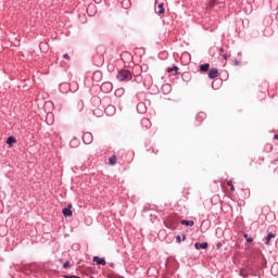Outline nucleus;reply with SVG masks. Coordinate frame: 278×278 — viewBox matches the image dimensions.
<instances>
[{"instance_id":"1","label":"nucleus","mask_w":278,"mask_h":278,"mask_svg":"<svg viewBox=\"0 0 278 278\" xmlns=\"http://www.w3.org/2000/svg\"><path fill=\"white\" fill-rule=\"evenodd\" d=\"M116 78H117V80H119L122 83H124V81L128 83V81L132 80L134 74L129 70H121V71H118Z\"/></svg>"},{"instance_id":"2","label":"nucleus","mask_w":278,"mask_h":278,"mask_svg":"<svg viewBox=\"0 0 278 278\" xmlns=\"http://www.w3.org/2000/svg\"><path fill=\"white\" fill-rule=\"evenodd\" d=\"M113 84L111 81H105L101 85V90L105 93H110L113 91Z\"/></svg>"},{"instance_id":"3","label":"nucleus","mask_w":278,"mask_h":278,"mask_svg":"<svg viewBox=\"0 0 278 278\" xmlns=\"http://www.w3.org/2000/svg\"><path fill=\"white\" fill-rule=\"evenodd\" d=\"M83 141L85 144H91L93 142V135L90 131L84 132Z\"/></svg>"},{"instance_id":"4","label":"nucleus","mask_w":278,"mask_h":278,"mask_svg":"<svg viewBox=\"0 0 278 278\" xmlns=\"http://www.w3.org/2000/svg\"><path fill=\"white\" fill-rule=\"evenodd\" d=\"M73 204H68L65 208H62V214L64 217H72L73 216Z\"/></svg>"},{"instance_id":"5","label":"nucleus","mask_w":278,"mask_h":278,"mask_svg":"<svg viewBox=\"0 0 278 278\" xmlns=\"http://www.w3.org/2000/svg\"><path fill=\"white\" fill-rule=\"evenodd\" d=\"M218 75H219V73H218V70L216 67L211 68L210 72H208V78L210 79H215V78L218 77Z\"/></svg>"},{"instance_id":"6","label":"nucleus","mask_w":278,"mask_h":278,"mask_svg":"<svg viewBox=\"0 0 278 278\" xmlns=\"http://www.w3.org/2000/svg\"><path fill=\"white\" fill-rule=\"evenodd\" d=\"M93 262H94L97 265H101V266H105V265H106L105 258H100V257H98V256H94V257H93Z\"/></svg>"},{"instance_id":"7","label":"nucleus","mask_w":278,"mask_h":278,"mask_svg":"<svg viewBox=\"0 0 278 278\" xmlns=\"http://www.w3.org/2000/svg\"><path fill=\"white\" fill-rule=\"evenodd\" d=\"M156 13H157L159 15L165 14V7H164V3H159V4H157V11H156Z\"/></svg>"},{"instance_id":"8","label":"nucleus","mask_w":278,"mask_h":278,"mask_svg":"<svg viewBox=\"0 0 278 278\" xmlns=\"http://www.w3.org/2000/svg\"><path fill=\"white\" fill-rule=\"evenodd\" d=\"M84 109H85V103H84V101H78L77 104H76V106H75V110H76L77 112H81V111H84Z\"/></svg>"},{"instance_id":"9","label":"nucleus","mask_w":278,"mask_h":278,"mask_svg":"<svg viewBox=\"0 0 278 278\" xmlns=\"http://www.w3.org/2000/svg\"><path fill=\"white\" fill-rule=\"evenodd\" d=\"M276 237V235H274V232H268L267 237L265 238V244L269 245L270 240L274 239Z\"/></svg>"},{"instance_id":"10","label":"nucleus","mask_w":278,"mask_h":278,"mask_svg":"<svg viewBox=\"0 0 278 278\" xmlns=\"http://www.w3.org/2000/svg\"><path fill=\"white\" fill-rule=\"evenodd\" d=\"M210 71V63H204L200 65V72L206 73Z\"/></svg>"},{"instance_id":"11","label":"nucleus","mask_w":278,"mask_h":278,"mask_svg":"<svg viewBox=\"0 0 278 278\" xmlns=\"http://www.w3.org/2000/svg\"><path fill=\"white\" fill-rule=\"evenodd\" d=\"M109 164L111 166H115L117 164V156H115V154H113V156H110Z\"/></svg>"},{"instance_id":"12","label":"nucleus","mask_w":278,"mask_h":278,"mask_svg":"<svg viewBox=\"0 0 278 278\" xmlns=\"http://www.w3.org/2000/svg\"><path fill=\"white\" fill-rule=\"evenodd\" d=\"M180 224L184 225V226H187V227H192V226H194V222L188 220V219H182V220L180 222Z\"/></svg>"},{"instance_id":"13","label":"nucleus","mask_w":278,"mask_h":278,"mask_svg":"<svg viewBox=\"0 0 278 278\" xmlns=\"http://www.w3.org/2000/svg\"><path fill=\"white\" fill-rule=\"evenodd\" d=\"M194 247H195L197 250H205V249H207V242L195 243Z\"/></svg>"},{"instance_id":"14","label":"nucleus","mask_w":278,"mask_h":278,"mask_svg":"<svg viewBox=\"0 0 278 278\" xmlns=\"http://www.w3.org/2000/svg\"><path fill=\"white\" fill-rule=\"evenodd\" d=\"M7 143L12 147L14 143H16V138L13 136L8 137Z\"/></svg>"},{"instance_id":"15","label":"nucleus","mask_w":278,"mask_h":278,"mask_svg":"<svg viewBox=\"0 0 278 278\" xmlns=\"http://www.w3.org/2000/svg\"><path fill=\"white\" fill-rule=\"evenodd\" d=\"M142 124L146 125V127H150L152 125L151 121L149 118H143Z\"/></svg>"},{"instance_id":"16","label":"nucleus","mask_w":278,"mask_h":278,"mask_svg":"<svg viewBox=\"0 0 278 278\" xmlns=\"http://www.w3.org/2000/svg\"><path fill=\"white\" fill-rule=\"evenodd\" d=\"M178 71H179V67H177V66H173V67L167 68V73L176 72V74H177Z\"/></svg>"},{"instance_id":"17","label":"nucleus","mask_w":278,"mask_h":278,"mask_svg":"<svg viewBox=\"0 0 278 278\" xmlns=\"http://www.w3.org/2000/svg\"><path fill=\"white\" fill-rule=\"evenodd\" d=\"M227 185L230 187L231 191H236V187L233 186V182H231V180H228Z\"/></svg>"},{"instance_id":"18","label":"nucleus","mask_w":278,"mask_h":278,"mask_svg":"<svg viewBox=\"0 0 278 278\" xmlns=\"http://www.w3.org/2000/svg\"><path fill=\"white\" fill-rule=\"evenodd\" d=\"M244 239H245L247 242H249V243L253 242V238L249 237V235H244Z\"/></svg>"},{"instance_id":"19","label":"nucleus","mask_w":278,"mask_h":278,"mask_svg":"<svg viewBox=\"0 0 278 278\" xmlns=\"http://www.w3.org/2000/svg\"><path fill=\"white\" fill-rule=\"evenodd\" d=\"M164 225H165L166 228L173 229V227L170 226V224H168V219H165V220H164Z\"/></svg>"},{"instance_id":"20","label":"nucleus","mask_w":278,"mask_h":278,"mask_svg":"<svg viewBox=\"0 0 278 278\" xmlns=\"http://www.w3.org/2000/svg\"><path fill=\"white\" fill-rule=\"evenodd\" d=\"M71 267V262H66L64 265H63V268L64 269H67Z\"/></svg>"},{"instance_id":"21","label":"nucleus","mask_w":278,"mask_h":278,"mask_svg":"<svg viewBox=\"0 0 278 278\" xmlns=\"http://www.w3.org/2000/svg\"><path fill=\"white\" fill-rule=\"evenodd\" d=\"M176 242L181 243V237L179 235H177V237H176Z\"/></svg>"},{"instance_id":"22","label":"nucleus","mask_w":278,"mask_h":278,"mask_svg":"<svg viewBox=\"0 0 278 278\" xmlns=\"http://www.w3.org/2000/svg\"><path fill=\"white\" fill-rule=\"evenodd\" d=\"M130 5V1L129 0H123V5Z\"/></svg>"},{"instance_id":"23","label":"nucleus","mask_w":278,"mask_h":278,"mask_svg":"<svg viewBox=\"0 0 278 278\" xmlns=\"http://www.w3.org/2000/svg\"><path fill=\"white\" fill-rule=\"evenodd\" d=\"M63 58L65 59V60H71V56H70V54L68 53H65L64 55H63Z\"/></svg>"},{"instance_id":"24","label":"nucleus","mask_w":278,"mask_h":278,"mask_svg":"<svg viewBox=\"0 0 278 278\" xmlns=\"http://www.w3.org/2000/svg\"><path fill=\"white\" fill-rule=\"evenodd\" d=\"M240 275H241L243 278H247V271L241 270V271H240Z\"/></svg>"},{"instance_id":"25","label":"nucleus","mask_w":278,"mask_h":278,"mask_svg":"<svg viewBox=\"0 0 278 278\" xmlns=\"http://www.w3.org/2000/svg\"><path fill=\"white\" fill-rule=\"evenodd\" d=\"M274 139H275V140H278V134H276V135L274 136Z\"/></svg>"},{"instance_id":"26","label":"nucleus","mask_w":278,"mask_h":278,"mask_svg":"<svg viewBox=\"0 0 278 278\" xmlns=\"http://www.w3.org/2000/svg\"><path fill=\"white\" fill-rule=\"evenodd\" d=\"M169 87H170V85H168V84H167V85H164V88H169Z\"/></svg>"},{"instance_id":"27","label":"nucleus","mask_w":278,"mask_h":278,"mask_svg":"<svg viewBox=\"0 0 278 278\" xmlns=\"http://www.w3.org/2000/svg\"><path fill=\"white\" fill-rule=\"evenodd\" d=\"M220 247H223V244L218 243V244H217V248H220Z\"/></svg>"},{"instance_id":"28","label":"nucleus","mask_w":278,"mask_h":278,"mask_svg":"<svg viewBox=\"0 0 278 278\" xmlns=\"http://www.w3.org/2000/svg\"><path fill=\"white\" fill-rule=\"evenodd\" d=\"M236 65H240V62L236 61Z\"/></svg>"},{"instance_id":"29","label":"nucleus","mask_w":278,"mask_h":278,"mask_svg":"<svg viewBox=\"0 0 278 278\" xmlns=\"http://www.w3.org/2000/svg\"><path fill=\"white\" fill-rule=\"evenodd\" d=\"M224 59H226V60H227V54H224Z\"/></svg>"},{"instance_id":"30","label":"nucleus","mask_w":278,"mask_h":278,"mask_svg":"<svg viewBox=\"0 0 278 278\" xmlns=\"http://www.w3.org/2000/svg\"><path fill=\"white\" fill-rule=\"evenodd\" d=\"M182 240H186V235H184Z\"/></svg>"},{"instance_id":"31","label":"nucleus","mask_w":278,"mask_h":278,"mask_svg":"<svg viewBox=\"0 0 278 278\" xmlns=\"http://www.w3.org/2000/svg\"><path fill=\"white\" fill-rule=\"evenodd\" d=\"M219 51L223 52V48H220Z\"/></svg>"},{"instance_id":"32","label":"nucleus","mask_w":278,"mask_h":278,"mask_svg":"<svg viewBox=\"0 0 278 278\" xmlns=\"http://www.w3.org/2000/svg\"><path fill=\"white\" fill-rule=\"evenodd\" d=\"M72 278H78V277H76V276H73Z\"/></svg>"}]
</instances>
